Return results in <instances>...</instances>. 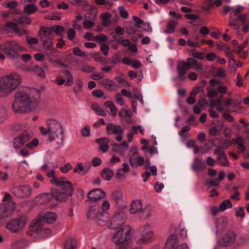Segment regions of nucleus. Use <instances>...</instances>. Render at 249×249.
<instances>
[{
	"mask_svg": "<svg viewBox=\"0 0 249 249\" xmlns=\"http://www.w3.org/2000/svg\"><path fill=\"white\" fill-rule=\"evenodd\" d=\"M16 209L15 202L10 200L0 204V218H5L11 215Z\"/></svg>",
	"mask_w": 249,
	"mask_h": 249,
	"instance_id": "1a4fd4ad",
	"label": "nucleus"
},
{
	"mask_svg": "<svg viewBox=\"0 0 249 249\" xmlns=\"http://www.w3.org/2000/svg\"><path fill=\"white\" fill-rule=\"evenodd\" d=\"M115 101L120 106H123L124 105V99L122 96V95L120 93H117L115 95Z\"/></svg>",
	"mask_w": 249,
	"mask_h": 249,
	"instance_id": "0e129e2a",
	"label": "nucleus"
},
{
	"mask_svg": "<svg viewBox=\"0 0 249 249\" xmlns=\"http://www.w3.org/2000/svg\"><path fill=\"white\" fill-rule=\"evenodd\" d=\"M126 174L125 172L119 168L117 170L115 177L116 179L122 181L124 179Z\"/></svg>",
	"mask_w": 249,
	"mask_h": 249,
	"instance_id": "bf43d9fd",
	"label": "nucleus"
},
{
	"mask_svg": "<svg viewBox=\"0 0 249 249\" xmlns=\"http://www.w3.org/2000/svg\"><path fill=\"white\" fill-rule=\"evenodd\" d=\"M52 196L57 201L63 202L67 200L69 196H71V195L64 191L56 190L53 193Z\"/></svg>",
	"mask_w": 249,
	"mask_h": 249,
	"instance_id": "c85d7f7f",
	"label": "nucleus"
},
{
	"mask_svg": "<svg viewBox=\"0 0 249 249\" xmlns=\"http://www.w3.org/2000/svg\"><path fill=\"white\" fill-rule=\"evenodd\" d=\"M142 231L144 232V234L137 241L138 244L141 245L146 244L154 234V232L150 230V226L148 224L143 227Z\"/></svg>",
	"mask_w": 249,
	"mask_h": 249,
	"instance_id": "f3484780",
	"label": "nucleus"
},
{
	"mask_svg": "<svg viewBox=\"0 0 249 249\" xmlns=\"http://www.w3.org/2000/svg\"><path fill=\"white\" fill-rule=\"evenodd\" d=\"M78 247L76 241L72 238H68L64 242V248L65 249H75Z\"/></svg>",
	"mask_w": 249,
	"mask_h": 249,
	"instance_id": "f704fd0d",
	"label": "nucleus"
},
{
	"mask_svg": "<svg viewBox=\"0 0 249 249\" xmlns=\"http://www.w3.org/2000/svg\"><path fill=\"white\" fill-rule=\"evenodd\" d=\"M129 144L126 142H124L122 143H115L113 145L112 150L121 156H124V152L128 148Z\"/></svg>",
	"mask_w": 249,
	"mask_h": 249,
	"instance_id": "b1692460",
	"label": "nucleus"
},
{
	"mask_svg": "<svg viewBox=\"0 0 249 249\" xmlns=\"http://www.w3.org/2000/svg\"><path fill=\"white\" fill-rule=\"evenodd\" d=\"M6 27L10 28L13 31L17 33L19 36H22L27 34V31L23 29H19L18 25L13 22H8L5 25Z\"/></svg>",
	"mask_w": 249,
	"mask_h": 249,
	"instance_id": "7c9ffc66",
	"label": "nucleus"
},
{
	"mask_svg": "<svg viewBox=\"0 0 249 249\" xmlns=\"http://www.w3.org/2000/svg\"><path fill=\"white\" fill-rule=\"evenodd\" d=\"M143 209L142 203L140 200H135L131 202L129 211L131 214L141 213Z\"/></svg>",
	"mask_w": 249,
	"mask_h": 249,
	"instance_id": "5701e85b",
	"label": "nucleus"
},
{
	"mask_svg": "<svg viewBox=\"0 0 249 249\" xmlns=\"http://www.w3.org/2000/svg\"><path fill=\"white\" fill-rule=\"evenodd\" d=\"M13 193L17 197L25 198L29 196L32 193V188L29 185H22L13 189Z\"/></svg>",
	"mask_w": 249,
	"mask_h": 249,
	"instance_id": "2eb2a0df",
	"label": "nucleus"
},
{
	"mask_svg": "<svg viewBox=\"0 0 249 249\" xmlns=\"http://www.w3.org/2000/svg\"><path fill=\"white\" fill-rule=\"evenodd\" d=\"M17 22L21 24L29 25L32 22L31 19L27 17H21L17 19Z\"/></svg>",
	"mask_w": 249,
	"mask_h": 249,
	"instance_id": "13d9d810",
	"label": "nucleus"
},
{
	"mask_svg": "<svg viewBox=\"0 0 249 249\" xmlns=\"http://www.w3.org/2000/svg\"><path fill=\"white\" fill-rule=\"evenodd\" d=\"M83 87V82L80 80H77L75 82V86L73 87V90L74 92L78 93L81 91Z\"/></svg>",
	"mask_w": 249,
	"mask_h": 249,
	"instance_id": "052dcab7",
	"label": "nucleus"
},
{
	"mask_svg": "<svg viewBox=\"0 0 249 249\" xmlns=\"http://www.w3.org/2000/svg\"><path fill=\"white\" fill-rule=\"evenodd\" d=\"M111 15L109 13H103L101 15L102 25L104 27L108 26L110 24Z\"/></svg>",
	"mask_w": 249,
	"mask_h": 249,
	"instance_id": "37998d69",
	"label": "nucleus"
},
{
	"mask_svg": "<svg viewBox=\"0 0 249 249\" xmlns=\"http://www.w3.org/2000/svg\"><path fill=\"white\" fill-rule=\"evenodd\" d=\"M188 67H186L185 63H182L181 61L178 62L177 65V73L178 78L181 81L185 80L186 79V72Z\"/></svg>",
	"mask_w": 249,
	"mask_h": 249,
	"instance_id": "bb28decb",
	"label": "nucleus"
},
{
	"mask_svg": "<svg viewBox=\"0 0 249 249\" xmlns=\"http://www.w3.org/2000/svg\"><path fill=\"white\" fill-rule=\"evenodd\" d=\"M32 242L26 238H22L14 241L12 243V246L18 249H23L30 247Z\"/></svg>",
	"mask_w": 249,
	"mask_h": 249,
	"instance_id": "6ab92c4d",
	"label": "nucleus"
},
{
	"mask_svg": "<svg viewBox=\"0 0 249 249\" xmlns=\"http://www.w3.org/2000/svg\"><path fill=\"white\" fill-rule=\"evenodd\" d=\"M214 154L217 156L216 160L219 165L225 167L229 166V161L222 147H217L214 150Z\"/></svg>",
	"mask_w": 249,
	"mask_h": 249,
	"instance_id": "4468645a",
	"label": "nucleus"
},
{
	"mask_svg": "<svg viewBox=\"0 0 249 249\" xmlns=\"http://www.w3.org/2000/svg\"><path fill=\"white\" fill-rule=\"evenodd\" d=\"M37 10V6L33 4H28L26 5L23 9V13L27 15H31Z\"/></svg>",
	"mask_w": 249,
	"mask_h": 249,
	"instance_id": "58836bf2",
	"label": "nucleus"
},
{
	"mask_svg": "<svg viewBox=\"0 0 249 249\" xmlns=\"http://www.w3.org/2000/svg\"><path fill=\"white\" fill-rule=\"evenodd\" d=\"M55 185L59 186L64 192L69 193L70 195L73 194V188L71 183L64 178H60L57 184Z\"/></svg>",
	"mask_w": 249,
	"mask_h": 249,
	"instance_id": "a211bd4d",
	"label": "nucleus"
},
{
	"mask_svg": "<svg viewBox=\"0 0 249 249\" xmlns=\"http://www.w3.org/2000/svg\"><path fill=\"white\" fill-rule=\"evenodd\" d=\"M220 206V211L223 212L228 208H231L232 207V205L229 199H227L223 201Z\"/></svg>",
	"mask_w": 249,
	"mask_h": 249,
	"instance_id": "3c124183",
	"label": "nucleus"
},
{
	"mask_svg": "<svg viewBox=\"0 0 249 249\" xmlns=\"http://www.w3.org/2000/svg\"><path fill=\"white\" fill-rule=\"evenodd\" d=\"M26 222V218L20 216L10 220L7 223L6 227L12 233H18L25 228Z\"/></svg>",
	"mask_w": 249,
	"mask_h": 249,
	"instance_id": "423d86ee",
	"label": "nucleus"
},
{
	"mask_svg": "<svg viewBox=\"0 0 249 249\" xmlns=\"http://www.w3.org/2000/svg\"><path fill=\"white\" fill-rule=\"evenodd\" d=\"M103 217L102 212L100 211V208L97 206H91L89 207L87 212V218L89 219L94 220L97 224L103 226L105 224Z\"/></svg>",
	"mask_w": 249,
	"mask_h": 249,
	"instance_id": "0eeeda50",
	"label": "nucleus"
},
{
	"mask_svg": "<svg viewBox=\"0 0 249 249\" xmlns=\"http://www.w3.org/2000/svg\"><path fill=\"white\" fill-rule=\"evenodd\" d=\"M111 197L117 203H119L121 202L123 199V193L120 191H114L112 193Z\"/></svg>",
	"mask_w": 249,
	"mask_h": 249,
	"instance_id": "a18cd8bd",
	"label": "nucleus"
},
{
	"mask_svg": "<svg viewBox=\"0 0 249 249\" xmlns=\"http://www.w3.org/2000/svg\"><path fill=\"white\" fill-rule=\"evenodd\" d=\"M95 17V14L94 15L93 17L91 18V20H89L86 19L83 23L84 27L86 29H90L95 26V23L92 20H94Z\"/></svg>",
	"mask_w": 249,
	"mask_h": 249,
	"instance_id": "5fc2aeb1",
	"label": "nucleus"
},
{
	"mask_svg": "<svg viewBox=\"0 0 249 249\" xmlns=\"http://www.w3.org/2000/svg\"><path fill=\"white\" fill-rule=\"evenodd\" d=\"M236 235L233 231H227L222 238L219 239L217 244L222 248H227L233 244L236 240Z\"/></svg>",
	"mask_w": 249,
	"mask_h": 249,
	"instance_id": "9d476101",
	"label": "nucleus"
},
{
	"mask_svg": "<svg viewBox=\"0 0 249 249\" xmlns=\"http://www.w3.org/2000/svg\"><path fill=\"white\" fill-rule=\"evenodd\" d=\"M62 74H63V76L66 78L65 85L67 86H71L73 83V77L71 73L68 71H63Z\"/></svg>",
	"mask_w": 249,
	"mask_h": 249,
	"instance_id": "79ce46f5",
	"label": "nucleus"
},
{
	"mask_svg": "<svg viewBox=\"0 0 249 249\" xmlns=\"http://www.w3.org/2000/svg\"><path fill=\"white\" fill-rule=\"evenodd\" d=\"M94 40L98 41L99 42H103L107 41L108 40V37L107 36L100 34L94 36Z\"/></svg>",
	"mask_w": 249,
	"mask_h": 249,
	"instance_id": "338daca9",
	"label": "nucleus"
},
{
	"mask_svg": "<svg viewBox=\"0 0 249 249\" xmlns=\"http://www.w3.org/2000/svg\"><path fill=\"white\" fill-rule=\"evenodd\" d=\"M190 52L191 53V55L196 58L200 59H203L204 58L203 54L201 52H197L195 49L191 50Z\"/></svg>",
	"mask_w": 249,
	"mask_h": 249,
	"instance_id": "e2e57ef3",
	"label": "nucleus"
},
{
	"mask_svg": "<svg viewBox=\"0 0 249 249\" xmlns=\"http://www.w3.org/2000/svg\"><path fill=\"white\" fill-rule=\"evenodd\" d=\"M229 68L231 70L235 71L238 67H240L242 66V64L240 65L236 64V61L234 58H231L229 60Z\"/></svg>",
	"mask_w": 249,
	"mask_h": 249,
	"instance_id": "6e6d98bb",
	"label": "nucleus"
},
{
	"mask_svg": "<svg viewBox=\"0 0 249 249\" xmlns=\"http://www.w3.org/2000/svg\"><path fill=\"white\" fill-rule=\"evenodd\" d=\"M179 241L177 236L174 234H170L168 237L166 243V248L168 249H187L189 248L188 244L183 243L179 245Z\"/></svg>",
	"mask_w": 249,
	"mask_h": 249,
	"instance_id": "9b49d317",
	"label": "nucleus"
},
{
	"mask_svg": "<svg viewBox=\"0 0 249 249\" xmlns=\"http://www.w3.org/2000/svg\"><path fill=\"white\" fill-rule=\"evenodd\" d=\"M228 223L227 217L221 216L216 219L215 222L216 233H218L223 231L226 228Z\"/></svg>",
	"mask_w": 249,
	"mask_h": 249,
	"instance_id": "412c9836",
	"label": "nucleus"
},
{
	"mask_svg": "<svg viewBox=\"0 0 249 249\" xmlns=\"http://www.w3.org/2000/svg\"><path fill=\"white\" fill-rule=\"evenodd\" d=\"M42 221L40 219H36L32 223L31 227V230L36 233H41L43 231V228L41 224Z\"/></svg>",
	"mask_w": 249,
	"mask_h": 249,
	"instance_id": "473e14b6",
	"label": "nucleus"
},
{
	"mask_svg": "<svg viewBox=\"0 0 249 249\" xmlns=\"http://www.w3.org/2000/svg\"><path fill=\"white\" fill-rule=\"evenodd\" d=\"M105 106L110 109V112L112 116H116L118 109L112 102L107 101L105 103Z\"/></svg>",
	"mask_w": 249,
	"mask_h": 249,
	"instance_id": "de8ad7c7",
	"label": "nucleus"
},
{
	"mask_svg": "<svg viewBox=\"0 0 249 249\" xmlns=\"http://www.w3.org/2000/svg\"><path fill=\"white\" fill-rule=\"evenodd\" d=\"M47 128L42 126L39 127L41 134L48 136L47 141L54 142V147L59 149L64 144L65 130L62 124L58 121L50 119L46 121Z\"/></svg>",
	"mask_w": 249,
	"mask_h": 249,
	"instance_id": "f257e3e1",
	"label": "nucleus"
},
{
	"mask_svg": "<svg viewBox=\"0 0 249 249\" xmlns=\"http://www.w3.org/2000/svg\"><path fill=\"white\" fill-rule=\"evenodd\" d=\"M21 77L17 72H13L0 78V95L6 96L20 84Z\"/></svg>",
	"mask_w": 249,
	"mask_h": 249,
	"instance_id": "20e7f679",
	"label": "nucleus"
},
{
	"mask_svg": "<svg viewBox=\"0 0 249 249\" xmlns=\"http://www.w3.org/2000/svg\"><path fill=\"white\" fill-rule=\"evenodd\" d=\"M31 71L34 72L39 77L41 78L45 77V74L42 68L37 65L35 66L32 68L31 69Z\"/></svg>",
	"mask_w": 249,
	"mask_h": 249,
	"instance_id": "49530a36",
	"label": "nucleus"
},
{
	"mask_svg": "<svg viewBox=\"0 0 249 249\" xmlns=\"http://www.w3.org/2000/svg\"><path fill=\"white\" fill-rule=\"evenodd\" d=\"M53 31L52 28L49 27H41L39 33L40 35V38H50L49 36L52 34Z\"/></svg>",
	"mask_w": 249,
	"mask_h": 249,
	"instance_id": "e433bc0d",
	"label": "nucleus"
},
{
	"mask_svg": "<svg viewBox=\"0 0 249 249\" xmlns=\"http://www.w3.org/2000/svg\"><path fill=\"white\" fill-rule=\"evenodd\" d=\"M57 219V215L53 212H48L40 216L42 221L51 224L54 223Z\"/></svg>",
	"mask_w": 249,
	"mask_h": 249,
	"instance_id": "a878e982",
	"label": "nucleus"
},
{
	"mask_svg": "<svg viewBox=\"0 0 249 249\" xmlns=\"http://www.w3.org/2000/svg\"><path fill=\"white\" fill-rule=\"evenodd\" d=\"M210 106L212 108L216 107V109L219 112H221L224 110V108L219 99L211 100L210 102Z\"/></svg>",
	"mask_w": 249,
	"mask_h": 249,
	"instance_id": "c03bdc74",
	"label": "nucleus"
},
{
	"mask_svg": "<svg viewBox=\"0 0 249 249\" xmlns=\"http://www.w3.org/2000/svg\"><path fill=\"white\" fill-rule=\"evenodd\" d=\"M7 118V112L5 108L0 107V123L4 121Z\"/></svg>",
	"mask_w": 249,
	"mask_h": 249,
	"instance_id": "680f3d73",
	"label": "nucleus"
},
{
	"mask_svg": "<svg viewBox=\"0 0 249 249\" xmlns=\"http://www.w3.org/2000/svg\"><path fill=\"white\" fill-rule=\"evenodd\" d=\"M46 18L51 20H60L62 17L59 12H56L53 13L51 15L46 16Z\"/></svg>",
	"mask_w": 249,
	"mask_h": 249,
	"instance_id": "864d4df0",
	"label": "nucleus"
},
{
	"mask_svg": "<svg viewBox=\"0 0 249 249\" xmlns=\"http://www.w3.org/2000/svg\"><path fill=\"white\" fill-rule=\"evenodd\" d=\"M53 196L48 194H42L36 197V201L40 204H43L49 202Z\"/></svg>",
	"mask_w": 249,
	"mask_h": 249,
	"instance_id": "c9c22d12",
	"label": "nucleus"
},
{
	"mask_svg": "<svg viewBox=\"0 0 249 249\" xmlns=\"http://www.w3.org/2000/svg\"><path fill=\"white\" fill-rule=\"evenodd\" d=\"M95 142L99 143V149L103 152H106L108 150V143L110 142L109 138L103 137L101 139H96Z\"/></svg>",
	"mask_w": 249,
	"mask_h": 249,
	"instance_id": "cd10ccee",
	"label": "nucleus"
},
{
	"mask_svg": "<svg viewBox=\"0 0 249 249\" xmlns=\"http://www.w3.org/2000/svg\"><path fill=\"white\" fill-rule=\"evenodd\" d=\"M106 196V193L101 189L92 190L87 195L88 198L92 201H96L104 198Z\"/></svg>",
	"mask_w": 249,
	"mask_h": 249,
	"instance_id": "dca6fc26",
	"label": "nucleus"
},
{
	"mask_svg": "<svg viewBox=\"0 0 249 249\" xmlns=\"http://www.w3.org/2000/svg\"><path fill=\"white\" fill-rule=\"evenodd\" d=\"M80 69L83 72H91L94 71L95 68L86 64H83L81 66Z\"/></svg>",
	"mask_w": 249,
	"mask_h": 249,
	"instance_id": "4d7b16f0",
	"label": "nucleus"
},
{
	"mask_svg": "<svg viewBox=\"0 0 249 249\" xmlns=\"http://www.w3.org/2000/svg\"><path fill=\"white\" fill-rule=\"evenodd\" d=\"M32 138V135L28 131L20 133L13 141V146L15 149L22 147Z\"/></svg>",
	"mask_w": 249,
	"mask_h": 249,
	"instance_id": "f8f14e48",
	"label": "nucleus"
},
{
	"mask_svg": "<svg viewBox=\"0 0 249 249\" xmlns=\"http://www.w3.org/2000/svg\"><path fill=\"white\" fill-rule=\"evenodd\" d=\"M36 97L32 98L27 92L18 90L15 94L14 102L12 105V110L15 113H26L30 112L37 107L39 102L40 92L36 91Z\"/></svg>",
	"mask_w": 249,
	"mask_h": 249,
	"instance_id": "f03ea898",
	"label": "nucleus"
},
{
	"mask_svg": "<svg viewBox=\"0 0 249 249\" xmlns=\"http://www.w3.org/2000/svg\"><path fill=\"white\" fill-rule=\"evenodd\" d=\"M39 144V141L37 139L35 138L31 142L25 144V147L21 149L20 154L23 157H27L30 155L28 149H33L36 147Z\"/></svg>",
	"mask_w": 249,
	"mask_h": 249,
	"instance_id": "aec40b11",
	"label": "nucleus"
},
{
	"mask_svg": "<svg viewBox=\"0 0 249 249\" xmlns=\"http://www.w3.org/2000/svg\"><path fill=\"white\" fill-rule=\"evenodd\" d=\"M178 21L172 20L169 21L167 24L166 29L164 30V33L166 34H169L173 33L176 27L178 25Z\"/></svg>",
	"mask_w": 249,
	"mask_h": 249,
	"instance_id": "a19ab883",
	"label": "nucleus"
},
{
	"mask_svg": "<svg viewBox=\"0 0 249 249\" xmlns=\"http://www.w3.org/2000/svg\"><path fill=\"white\" fill-rule=\"evenodd\" d=\"M117 219V217H114L109 225L110 229L116 231L113 234L112 240L118 246L125 248L132 243L131 229L127 225H124L123 221Z\"/></svg>",
	"mask_w": 249,
	"mask_h": 249,
	"instance_id": "7ed1b4c3",
	"label": "nucleus"
},
{
	"mask_svg": "<svg viewBox=\"0 0 249 249\" xmlns=\"http://www.w3.org/2000/svg\"><path fill=\"white\" fill-rule=\"evenodd\" d=\"M114 175V172L109 168H105L103 169L101 173L102 178L107 181L110 180Z\"/></svg>",
	"mask_w": 249,
	"mask_h": 249,
	"instance_id": "ea45409f",
	"label": "nucleus"
},
{
	"mask_svg": "<svg viewBox=\"0 0 249 249\" xmlns=\"http://www.w3.org/2000/svg\"><path fill=\"white\" fill-rule=\"evenodd\" d=\"M52 31L56 34H59L64 31V28L60 25H55L52 27Z\"/></svg>",
	"mask_w": 249,
	"mask_h": 249,
	"instance_id": "69168bd1",
	"label": "nucleus"
},
{
	"mask_svg": "<svg viewBox=\"0 0 249 249\" xmlns=\"http://www.w3.org/2000/svg\"><path fill=\"white\" fill-rule=\"evenodd\" d=\"M110 206L109 201L107 200H105L102 203L101 209L103 212H106L109 209Z\"/></svg>",
	"mask_w": 249,
	"mask_h": 249,
	"instance_id": "774afa93",
	"label": "nucleus"
},
{
	"mask_svg": "<svg viewBox=\"0 0 249 249\" xmlns=\"http://www.w3.org/2000/svg\"><path fill=\"white\" fill-rule=\"evenodd\" d=\"M41 41L42 42L43 46L46 50H50L52 52H56L57 50L53 46V43L51 38H40Z\"/></svg>",
	"mask_w": 249,
	"mask_h": 249,
	"instance_id": "c756f323",
	"label": "nucleus"
},
{
	"mask_svg": "<svg viewBox=\"0 0 249 249\" xmlns=\"http://www.w3.org/2000/svg\"><path fill=\"white\" fill-rule=\"evenodd\" d=\"M89 169V167H84L81 162L78 163L76 166L74 168L73 172L82 175L86 174Z\"/></svg>",
	"mask_w": 249,
	"mask_h": 249,
	"instance_id": "4c0bfd02",
	"label": "nucleus"
},
{
	"mask_svg": "<svg viewBox=\"0 0 249 249\" xmlns=\"http://www.w3.org/2000/svg\"><path fill=\"white\" fill-rule=\"evenodd\" d=\"M107 133L108 135H113L116 136V140L118 142L122 141L123 135L124 133V128L120 125H116L112 123L107 124Z\"/></svg>",
	"mask_w": 249,
	"mask_h": 249,
	"instance_id": "6e6552de",
	"label": "nucleus"
},
{
	"mask_svg": "<svg viewBox=\"0 0 249 249\" xmlns=\"http://www.w3.org/2000/svg\"><path fill=\"white\" fill-rule=\"evenodd\" d=\"M93 110L98 115L101 116H106V113L101 107L96 104H93L91 106Z\"/></svg>",
	"mask_w": 249,
	"mask_h": 249,
	"instance_id": "8fccbe9b",
	"label": "nucleus"
},
{
	"mask_svg": "<svg viewBox=\"0 0 249 249\" xmlns=\"http://www.w3.org/2000/svg\"><path fill=\"white\" fill-rule=\"evenodd\" d=\"M102 83L108 90H115L117 87V85L115 82L108 79H103Z\"/></svg>",
	"mask_w": 249,
	"mask_h": 249,
	"instance_id": "72a5a7b5",
	"label": "nucleus"
},
{
	"mask_svg": "<svg viewBox=\"0 0 249 249\" xmlns=\"http://www.w3.org/2000/svg\"><path fill=\"white\" fill-rule=\"evenodd\" d=\"M205 163L202 161V159L198 158H195L191 165V168L194 172H198L205 168Z\"/></svg>",
	"mask_w": 249,
	"mask_h": 249,
	"instance_id": "393cba45",
	"label": "nucleus"
},
{
	"mask_svg": "<svg viewBox=\"0 0 249 249\" xmlns=\"http://www.w3.org/2000/svg\"><path fill=\"white\" fill-rule=\"evenodd\" d=\"M182 63H185L186 67H188L187 69L189 70L190 68L195 66V69L196 70H199L201 69V65H198L197 61L193 58H188L186 61H181Z\"/></svg>",
	"mask_w": 249,
	"mask_h": 249,
	"instance_id": "2f4dec72",
	"label": "nucleus"
},
{
	"mask_svg": "<svg viewBox=\"0 0 249 249\" xmlns=\"http://www.w3.org/2000/svg\"><path fill=\"white\" fill-rule=\"evenodd\" d=\"M26 49L14 40L5 42L3 52L11 58H17L19 57L18 52H24Z\"/></svg>",
	"mask_w": 249,
	"mask_h": 249,
	"instance_id": "39448f33",
	"label": "nucleus"
},
{
	"mask_svg": "<svg viewBox=\"0 0 249 249\" xmlns=\"http://www.w3.org/2000/svg\"><path fill=\"white\" fill-rule=\"evenodd\" d=\"M79 6H82L83 9L85 11H91L94 8L92 5L85 0H81Z\"/></svg>",
	"mask_w": 249,
	"mask_h": 249,
	"instance_id": "603ef678",
	"label": "nucleus"
},
{
	"mask_svg": "<svg viewBox=\"0 0 249 249\" xmlns=\"http://www.w3.org/2000/svg\"><path fill=\"white\" fill-rule=\"evenodd\" d=\"M131 152L132 153L130 157V164L133 168H137L142 166L144 163L143 157L139 156L136 147L131 148Z\"/></svg>",
	"mask_w": 249,
	"mask_h": 249,
	"instance_id": "ddd939ff",
	"label": "nucleus"
},
{
	"mask_svg": "<svg viewBox=\"0 0 249 249\" xmlns=\"http://www.w3.org/2000/svg\"><path fill=\"white\" fill-rule=\"evenodd\" d=\"M55 171L54 170H52L50 171L47 173V176L51 178L50 182L52 184L55 185L57 184L58 181L60 178H56L55 176Z\"/></svg>",
	"mask_w": 249,
	"mask_h": 249,
	"instance_id": "09e8293b",
	"label": "nucleus"
},
{
	"mask_svg": "<svg viewBox=\"0 0 249 249\" xmlns=\"http://www.w3.org/2000/svg\"><path fill=\"white\" fill-rule=\"evenodd\" d=\"M141 213L146 219L152 218L155 215V208L152 205L148 204L143 207Z\"/></svg>",
	"mask_w": 249,
	"mask_h": 249,
	"instance_id": "4be33fe9",
	"label": "nucleus"
}]
</instances>
